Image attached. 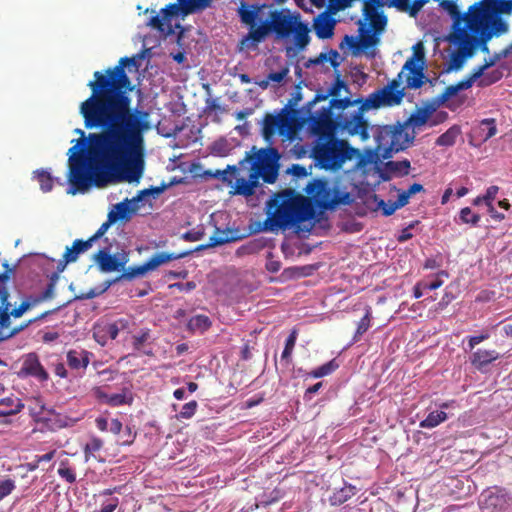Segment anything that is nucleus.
<instances>
[{"label": "nucleus", "mask_w": 512, "mask_h": 512, "mask_svg": "<svg viewBox=\"0 0 512 512\" xmlns=\"http://www.w3.org/2000/svg\"><path fill=\"white\" fill-rule=\"evenodd\" d=\"M151 330L149 328H142L138 333L132 336V345L134 350L141 351L143 345L150 339Z\"/></svg>", "instance_id": "44"}, {"label": "nucleus", "mask_w": 512, "mask_h": 512, "mask_svg": "<svg viewBox=\"0 0 512 512\" xmlns=\"http://www.w3.org/2000/svg\"><path fill=\"white\" fill-rule=\"evenodd\" d=\"M3 266L6 270L2 274H0V302L6 303V300H8L9 297V293L7 291L5 284L9 279V273L12 272V269L9 268L8 263H4Z\"/></svg>", "instance_id": "47"}, {"label": "nucleus", "mask_w": 512, "mask_h": 512, "mask_svg": "<svg viewBox=\"0 0 512 512\" xmlns=\"http://www.w3.org/2000/svg\"><path fill=\"white\" fill-rule=\"evenodd\" d=\"M237 172L236 166H227L226 170H217L214 176L216 178H220L223 182H226L228 185H232L233 177Z\"/></svg>", "instance_id": "52"}, {"label": "nucleus", "mask_w": 512, "mask_h": 512, "mask_svg": "<svg viewBox=\"0 0 512 512\" xmlns=\"http://www.w3.org/2000/svg\"><path fill=\"white\" fill-rule=\"evenodd\" d=\"M16 488L15 481L11 478H0V501L9 496Z\"/></svg>", "instance_id": "49"}, {"label": "nucleus", "mask_w": 512, "mask_h": 512, "mask_svg": "<svg viewBox=\"0 0 512 512\" xmlns=\"http://www.w3.org/2000/svg\"><path fill=\"white\" fill-rule=\"evenodd\" d=\"M415 135L416 132L405 125V122H398L394 125L383 126L378 134V142L379 146L397 152L409 147L413 143Z\"/></svg>", "instance_id": "10"}, {"label": "nucleus", "mask_w": 512, "mask_h": 512, "mask_svg": "<svg viewBox=\"0 0 512 512\" xmlns=\"http://www.w3.org/2000/svg\"><path fill=\"white\" fill-rule=\"evenodd\" d=\"M103 448V441L98 437H92L84 446L85 460L89 461L91 457L96 459V453Z\"/></svg>", "instance_id": "43"}, {"label": "nucleus", "mask_w": 512, "mask_h": 512, "mask_svg": "<svg viewBox=\"0 0 512 512\" xmlns=\"http://www.w3.org/2000/svg\"><path fill=\"white\" fill-rule=\"evenodd\" d=\"M117 336V328H114L112 323L97 324L93 328V338L101 346H105L109 339L114 340Z\"/></svg>", "instance_id": "27"}, {"label": "nucleus", "mask_w": 512, "mask_h": 512, "mask_svg": "<svg viewBox=\"0 0 512 512\" xmlns=\"http://www.w3.org/2000/svg\"><path fill=\"white\" fill-rule=\"evenodd\" d=\"M386 169L397 176H405L409 174L410 161L407 159L402 161H388L386 163Z\"/></svg>", "instance_id": "42"}, {"label": "nucleus", "mask_w": 512, "mask_h": 512, "mask_svg": "<svg viewBox=\"0 0 512 512\" xmlns=\"http://www.w3.org/2000/svg\"><path fill=\"white\" fill-rule=\"evenodd\" d=\"M295 132L292 117L282 110L280 113L266 114L263 119L262 136L268 147L259 149L254 155L246 159L253 160L252 165L265 174V183L273 184L278 177L280 153L271 147L276 134L291 139Z\"/></svg>", "instance_id": "3"}, {"label": "nucleus", "mask_w": 512, "mask_h": 512, "mask_svg": "<svg viewBox=\"0 0 512 512\" xmlns=\"http://www.w3.org/2000/svg\"><path fill=\"white\" fill-rule=\"evenodd\" d=\"M372 311L371 307L367 306L365 309L364 316L360 319L357 324L356 332L353 336V342H358L362 335L368 331L371 326Z\"/></svg>", "instance_id": "36"}, {"label": "nucleus", "mask_w": 512, "mask_h": 512, "mask_svg": "<svg viewBox=\"0 0 512 512\" xmlns=\"http://www.w3.org/2000/svg\"><path fill=\"white\" fill-rule=\"evenodd\" d=\"M335 24V20L325 13L317 16L313 25L317 37L320 39L331 38L334 35Z\"/></svg>", "instance_id": "22"}, {"label": "nucleus", "mask_w": 512, "mask_h": 512, "mask_svg": "<svg viewBox=\"0 0 512 512\" xmlns=\"http://www.w3.org/2000/svg\"><path fill=\"white\" fill-rule=\"evenodd\" d=\"M413 55L406 60L402 67V72L406 74V88L419 89L426 81L432 83L424 73L425 54L422 43H417L414 47Z\"/></svg>", "instance_id": "11"}, {"label": "nucleus", "mask_w": 512, "mask_h": 512, "mask_svg": "<svg viewBox=\"0 0 512 512\" xmlns=\"http://www.w3.org/2000/svg\"><path fill=\"white\" fill-rule=\"evenodd\" d=\"M20 374L34 377L40 382H45L49 379V374L41 364L36 353H29L26 355Z\"/></svg>", "instance_id": "17"}, {"label": "nucleus", "mask_w": 512, "mask_h": 512, "mask_svg": "<svg viewBox=\"0 0 512 512\" xmlns=\"http://www.w3.org/2000/svg\"><path fill=\"white\" fill-rule=\"evenodd\" d=\"M498 191L499 187L495 185H492L487 188L485 195H483V201L487 206H489V204H492L493 200L496 198Z\"/></svg>", "instance_id": "61"}, {"label": "nucleus", "mask_w": 512, "mask_h": 512, "mask_svg": "<svg viewBox=\"0 0 512 512\" xmlns=\"http://www.w3.org/2000/svg\"><path fill=\"white\" fill-rule=\"evenodd\" d=\"M304 191L307 198L322 210H332L339 205H349L353 201L349 192L331 185L330 181L325 178L311 180Z\"/></svg>", "instance_id": "7"}, {"label": "nucleus", "mask_w": 512, "mask_h": 512, "mask_svg": "<svg viewBox=\"0 0 512 512\" xmlns=\"http://www.w3.org/2000/svg\"><path fill=\"white\" fill-rule=\"evenodd\" d=\"M298 337V330L296 328L292 329L289 336L285 341V347L281 354V360L285 361L287 365L291 363V356L293 349L295 347L296 341Z\"/></svg>", "instance_id": "38"}, {"label": "nucleus", "mask_w": 512, "mask_h": 512, "mask_svg": "<svg viewBox=\"0 0 512 512\" xmlns=\"http://www.w3.org/2000/svg\"><path fill=\"white\" fill-rule=\"evenodd\" d=\"M356 153L357 150L346 140L338 139L330 132L320 135L312 149L315 163L321 169L330 171L341 169L344 163L351 160Z\"/></svg>", "instance_id": "6"}, {"label": "nucleus", "mask_w": 512, "mask_h": 512, "mask_svg": "<svg viewBox=\"0 0 512 512\" xmlns=\"http://www.w3.org/2000/svg\"><path fill=\"white\" fill-rule=\"evenodd\" d=\"M46 422L51 429H62L73 426L75 420L65 414L56 412L55 410L51 409L47 413Z\"/></svg>", "instance_id": "28"}, {"label": "nucleus", "mask_w": 512, "mask_h": 512, "mask_svg": "<svg viewBox=\"0 0 512 512\" xmlns=\"http://www.w3.org/2000/svg\"><path fill=\"white\" fill-rule=\"evenodd\" d=\"M441 276H448V273L445 272V271H440L437 275H436V278L431 281V282H428L426 280H423L422 283H423V288L425 290H436L438 288H440L442 285H443V281L441 280Z\"/></svg>", "instance_id": "58"}, {"label": "nucleus", "mask_w": 512, "mask_h": 512, "mask_svg": "<svg viewBox=\"0 0 512 512\" xmlns=\"http://www.w3.org/2000/svg\"><path fill=\"white\" fill-rule=\"evenodd\" d=\"M410 195L407 193V191H403L399 194L396 201H394V208H392V211H396L399 208L404 207L409 202ZM391 212V210H389Z\"/></svg>", "instance_id": "62"}, {"label": "nucleus", "mask_w": 512, "mask_h": 512, "mask_svg": "<svg viewBox=\"0 0 512 512\" xmlns=\"http://www.w3.org/2000/svg\"><path fill=\"white\" fill-rule=\"evenodd\" d=\"M198 407V403L195 400H192L183 405L181 411L177 415L178 418L182 419H190L196 412Z\"/></svg>", "instance_id": "53"}, {"label": "nucleus", "mask_w": 512, "mask_h": 512, "mask_svg": "<svg viewBox=\"0 0 512 512\" xmlns=\"http://www.w3.org/2000/svg\"><path fill=\"white\" fill-rule=\"evenodd\" d=\"M489 69L485 63L476 67L472 73L464 80L447 86L444 91L434 99V104L438 107L445 104L451 97L457 95L461 90H467L472 87L473 83L483 75V72Z\"/></svg>", "instance_id": "15"}, {"label": "nucleus", "mask_w": 512, "mask_h": 512, "mask_svg": "<svg viewBox=\"0 0 512 512\" xmlns=\"http://www.w3.org/2000/svg\"><path fill=\"white\" fill-rule=\"evenodd\" d=\"M133 401V397L129 389L124 388L121 393L110 394L107 405L112 407L130 405Z\"/></svg>", "instance_id": "37"}, {"label": "nucleus", "mask_w": 512, "mask_h": 512, "mask_svg": "<svg viewBox=\"0 0 512 512\" xmlns=\"http://www.w3.org/2000/svg\"><path fill=\"white\" fill-rule=\"evenodd\" d=\"M92 392H93L94 397H95V398H96L100 403H103V404H107V403H108V399H109V395H110V394H107V393L102 389V387H95V388H93Z\"/></svg>", "instance_id": "64"}, {"label": "nucleus", "mask_w": 512, "mask_h": 512, "mask_svg": "<svg viewBox=\"0 0 512 512\" xmlns=\"http://www.w3.org/2000/svg\"><path fill=\"white\" fill-rule=\"evenodd\" d=\"M503 77L502 71L496 69L491 72L485 73L483 72V75L478 78L479 80L478 85L481 87L490 86L496 82H498Z\"/></svg>", "instance_id": "45"}, {"label": "nucleus", "mask_w": 512, "mask_h": 512, "mask_svg": "<svg viewBox=\"0 0 512 512\" xmlns=\"http://www.w3.org/2000/svg\"><path fill=\"white\" fill-rule=\"evenodd\" d=\"M265 5L248 4L242 1L237 9V14L242 24L248 27V33L244 35L239 43V51H254L259 44L263 43L271 33L275 34L278 40H287L292 37L294 49L297 52L307 48L311 41L309 24L302 21L299 12H291L289 9L273 10L269 18L261 21L260 13Z\"/></svg>", "instance_id": "2"}, {"label": "nucleus", "mask_w": 512, "mask_h": 512, "mask_svg": "<svg viewBox=\"0 0 512 512\" xmlns=\"http://www.w3.org/2000/svg\"><path fill=\"white\" fill-rule=\"evenodd\" d=\"M0 417L15 415L19 413L23 408L24 404L19 398L5 397L0 399Z\"/></svg>", "instance_id": "29"}, {"label": "nucleus", "mask_w": 512, "mask_h": 512, "mask_svg": "<svg viewBox=\"0 0 512 512\" xmlns=\"http://www.w3.org/2000/svg\"><path fill=\"white\" fill-rule=\"evenodd\" d=\"M148 271H149V269H148L146 263L139 265V266L124 268V270H122V273L120 275H118L113 280V282L116 283V282H120L123 280L131 281L137 277L143 276Z\"/></svg>", "instance_id": "32"}, {"label": "nucleus", "mask_w": 512, "mask_h": 512, "mask_svg": "<svg viewBox=\"0 0 512 512\" xmlns=\"http://www.w3.org/2000/svg\"><path fill=\"white\" fill-rule=\"evenodd\" d=\"M113 223L114 222H111V218L109 216H107V220L101 224V226L98 228V230L90 238H88L89 240H91L92 244L96 240L101 238L107 232V230Z\"/></svg>", "instance_id": "59"}, {"label": "nucleus", "mask_w": 512, "mask_h": 512, "mask_svg": "<svg viewBox=\"0 0 512 512\" xmlns=\"http://www.w3.org/2000/svg\"><path fill=\"white\" fill-rule=\"evenodd\" d=\"M355 494L356 488L353 485H345L333 492L329 497V503L331 506H340L350 500Z\"/></svg>", "instance_id": "30"}, {"label": "nucleus", "mask_w": 512, "mask_h": 512, "mask_svg": "<svg viewBox=\"0 0 512 512\" xmlns=\"http://www.w3.org/2000/svg\"><path fill=\"white\" fill-rule=\"evenodd\" d=\"M341 89H344L347 92L349 91L348 85L344 80L340 78V75H337L335 82L327 91L328 95L332 96L333 98L338 97L340 95Z\"/></svg>", "instance_id": "55"}, {"label": "nucleus", "mask_w": 512, "mask_h": 512, "mask_svg": "<svg viewBox=\"0 0 512 512\" xmlns=\"http://www.w3.org/2000/svg\"><path fill=\"white\" fill-rule=\"evenodd\" d=\"M91 240L76 239L71 247H67L63 258L58 262V272H63L67 264L75 262L79 254L86 252L92 247Z\"/></svg>", "instance_id": "19"}, {"label": "nucleus", "mask_w": 512, "mask_h": 512, "mask_svg": "<svg viewBox=\"0 0 512 512\" xmlns=\"http://www.w3.org/2000/svg\"><path fill=\"white\" fill-rule=\"evenodd\" d=\"M190 254L189 251L181 252V253H167V252H157L153 254L145 263L149 269V271L155 270L162 264L170 262L172 260H177L180 258H184Z\"/></svg>", "instance_id": "25"}, {"label": "nucleus", "mask_w": 512, "mask_h": 512, "mask_svg": "<svg viewBox=\"0 0 512 512\" xmlns=\"http://www.w3.org/2000/svg\"><path fill=\"white\" fill-rule=\"evenodd\" d=\"M10 303L6 300V303H1L0 307V341L6 340L18 332H20L24 327H27L32 320H30L26 325L21 326L19 328H14L7 332L4 329H8L10 326V316H12L9 312Z\"/></svg>", "instance_id": "21"}, {"label": "nucleus", "mask_w": 512, "mask_h": 512, "mask_svg": "<svg viewBox=\"0 0 512 512\" xmlns=\"http://www.w3.org/2000/svg\"><path fill=\"white\" fill-rule=\"evenodd\" d=\"M58 475L64 479L67 483L73 484L76 481V474L73 469L65 466L63 463L58 468Z\"/></svg>", "instance_id": "56"}, {"label": "nucleus", "mask_w": 512, "mask_h": 512, "mask_svg": "<svg viewBox=\"0 0 512 512\" xmlns=\"http://www.w3.org/2000/svg\"><path fill=\"white\" fill-rule=\"evenodd\" d=\"M447 418H448V415L443 410L432 411L427 415V417L424 420H422L419 423V426L421 428L431 429V428H434V427L438 426L439 424L445 422L447 420Z\"/></svg>", "instance_id": "34"}, {"label": "nucleus", "mask_w": 512, "mask_h": 512, "mask_svg": "<svg viewBox=\"0 0 512 512\" xmlns=\"http://www.w3.org/2000/svg\"><path fill=\"white\" fill-rule=\"evenodd\" d=\"M230 193L233 195L250 197L255 194V190L251 186L249 180L241 177L236 179L235 184L233 185V191Z\"/></svg>", "instance_id": "39"}, {"label": "nucleus", "mask_w": 512, "mask_h": 512, "mask_svg": "<svg viewBox=\"0 0 512 512\" xmlns=\"http://www.w3.org/2000/svg\"><path fill=\"white\" fill-rule=\"evenodd\" d=\"M459 218L462 223L477 226L481 217L479 214L472 212L469 207H464L460 210Z\"/></svg>", "instance_id": "46"}, {"label": "nucleus", "mask_w": 512, "mask_h": 512, "mask_svg": "<svg viewBox=\"0 0 512 512\" xmlns=\"http://www.w3.org/2000/svg\"><path fill=\"white\" fill-rule=\"evenodd\" d=\"M451 41L458 45V51L452 54L450 66L447 71L460 69L464 61L471 57L475 50V41L468 37L466 28H458L457 32H453Z\"/></svg>", "instance_id": "13"}, {"label": "nucleus", "mask_w": 512, "mask_h": 512, "mask_svg": "<svg viewBox=\"0 0 512 512\" xmlns=\"http://www.w3.org/2000/svg\"><path fill=\"white\" fill-rule=\"evenodd\" d=\"M363 102V100L361 98L359 99H356V100H352L351 98L349 97H344V98H340L338 99L337 97H334L330 100L329 102V106L327 108H324L323 111H322V116H325L327 118H331L333 116V109H337V110H340L341 113H339L338 115L335 116V121H337V117L340 116V115H347V116H350L352 115L353 113H345L344 110L350 106H354L355 104H360ZM335 124V127L337 129H339L340 131H342L338 126H337V122H334Z\"/></svg>", "instance_id": "20"}, {"label": "nucleus", "mask_w": 512, "mask_h": 512, "mask_svg": "<svg viewBox=\"0 0 512 512\" xmlns=\"http://www.w3.org/2000/svg\"><path fill=\"white\" fill-rule=\"evenodd\" d=\"M477 33H480V36H475L471 34L466 27V34L468 37L472 38L475 41V49L480 45V43H486L492 38L493 32L490 30V28H481Z\"/></svg>", "instance_id": "48"}, {"label": "nucleus", "mask_w": 512, "mask_h": 512, "mask_svg": "<svg viewBox=\"0 0 512 512\" xmlns=\"http://www.w3.org/2000/svg\"><path fill=\"white\" fill-rule=\"evenodd\" d=\"M92 354L86 350L71 349L67 352V364L72 370H85L90 362Z\"/></svg>", "instance_id": "23"}, {"label": "nucleus", "mask_w": 512, "mask_h": 512, "mask_svg": "<svg viewBox=\"0 0 512 512\" xmlns=\"http://www.w3.org/2000/svg\"><path fill=\"white\" fill-rule=\"evenodd\" d=\"M478 3L481 6L490 8V12H498L500 14L512 13V0H481Z\"/></svg>", "instance_id": "31"}, {"label": "nucleus", "mask_w": 512, "mask_h": 512, "mask_svg": "<svg viewBox=\"0 0 512 512\" xmlns=\"http://www.w3.org/2000/svg\"><path fill=\"white\" fill-rule=\"evenodd\" d=\"M511 53H512V42L507 47H505L503 50H501L500 52L495 53L489 59H485L484 63L486 64V66L488 68H490V67L494 66L496 64V62H498L502 58H506Z\"/></svg>", "instance_id": "51"}, {"label": "nucleus", "mask_w": 512, "mask_h": 512, "mask_svg": "<svg viewBox=\"0 0 512 512\" xmlns=\"http://www.w3.org/2000/svg\"><path fill=\"white\" fill-rule=\"evenodd\" d=\"M34 177L38 180L40 188L43 192H50L54 185V179L50 172L44 169H39L34 172Z\"/></svg>", "instance_id": "41"}, {"label": "nucleus", "mask_w": 512, "mask_h": 512, "mask_svg": "<svg viewBox=\"0 0 512 512\" xmlns=\"http://www.w3.org/2000/svg\"><path fill=\"white\" fill-rule=\"evenodd\" d=\"M134 63L133 58L123 57L105 74L94 72V80L88 83L92 94L81 103L80 114L87 129L102 131L88 135L85 153V144L69 149V193H83L92 185L103 187L109 182L139 183L143 177V122L130 107L127 92L132 87L125 72V66Z\"/></svg>", "instance_id": "1"}, {"label": "nucleus", "mask_w": 512, "mask_h": 512, "mask_svg": "<svg viewBox=\"0 0 512 512\" xmlns=\"http://www.w3.org/2000/svg\"><path fill=\"white\" fill-rule=\"evenodd\" d=\"M93 259L98 269L103 273L120 272L124 270L129 262V252L121 249L112 253L111 246H105L94 254Z\"/></svg>", "instance_id": "12"}, {"label": "nucleus", "mask_w": 512, "mask_h": 512, "mask_svg": "<svg viewBox=\"0 0 512 512\" xmlns=\"http://www.w3.org/2000/svg\"><path fill=\"white\" fill-rule=\"evenodd\" d=\"M55 293V286H53V283H48L45 290L42 292V294L39 296V298L36 300V302L45 301L48 299H52L54 297Z\"/></svg>", "instance_id": "63"}, {"label": "nucleus", "mask_w": 512, "mask_h": 512, "mask_svg": "<svg viewBox=\"0 0 512 512\" xmlns=\"http://www.w3.org/2000/svg\"><path fill=\"white\" fill-rule=\"evenodd\" d=\"M212 325L210 318L203 314H198L191 317L188 321V329L192 332L204 333Z\"/></svg>", "instance_id": "33"}, {"label": "nucleus", "mask_w": 512, "mask_h": 512, "mask_svg": "<svg viewBox=\"0 0 512 512\" xmlns=\"http://www.w3.org/2000/svg\"><path fill=\"white\" fill-rule=\"evenodd\" d=\"M500 354L496 350L478 349L470 357L471 364L477 369H482L497 360Z\"/></svg>", "instance_id": "26"}, {"label": "nucleus", "mask_w": 512, "mask_h": 512, "mask_svg": "<svg viewBox=\"0 0 512 512\" xmlns=\"http://www.w3.org/2000/svg\"><path fill=\"white\" fill-rule=\"evenodd\" d=\"M405 96V88L391 90L382 87L370 93L352 115H340L337 117V126L350 136H359L362 141L369 139V122L364 118V113L370 109L381 107H394L402 103Z\"/></svg>", "instance_id": "4"}, {"label": "nucleus", "mask_w": 512, "mask_h": 512, "mask_svg": "<svg viewBox=\"0 0 512 512\" xmlns=\"http://www.w3.org/2000/svg\"><path fill=\"white\" fill-rule=\"evenodd\" d=\"M461 129L459 126L454 125L450 127L445 133L441 134L437 140L436 145L438 146H453L456 142L457 137L460 135Z\"/></svg>", "instance_id": "35"}, {"label": "nucleus", "mask_w": 512, "mask_h": 512, "mask_svg": "<svg viewBox=\"0 0 512 512\" xmlns=\"http://www.w3.org/2000/svg\"><path fill=\"white\" fill-rule=\"evenodd\" d=\"M429 0H413V3L409 2L406 5V8L402 10V12H406L411 17H416L419 11L423 8L425 4H427Z\"/></svg>", "instance_id": "54"}, {"label": "nucleus", "mask_w": 512, "mask_h": 512, "mask_svg": "<svg viewBox=\"0 0 512 512\" xmlns=\"http://www.w3.org/2000/svg\"><path fill=\"white\" fill-rule=\"evenodd\" d=\"M436 108L437 106L434 103H426L421 107H417L405 121V125H408L413 131L426 124L429 125L430 118L436 111Z\"/></svg>", "instance_id": "18"}, {"label": "nucleus", "mask_w": 512, "mask_h": 512, "mask_svg": "<svg viewBox=\"0 0 512 512\" xmlns=\"http://www.w3.org/2000/svg\"><path fill=\"white\" fill-rule=\"evenodd\" d=\"M268 214L264 224L269 231L292 227L313 215L307 198L292 189L274 195L268 202Z\"/></svg>", "instance_id": "5"}, {"label": "nucleus", "mask_w": 512, "mask_h": 512, "mask_svg": "<svg viewBox=\"0 0 512 512\" xmlns=\"http://www.w3.org/2000/svg\"><path fill=\"white\" fill-rule=\"evenodd\" d=\"M479 505L482 512H510L511 498L504 489L494 487L482 492Z\"/></svg>", "instance_id": "14"}, {"label": "nucleus", "mask_w": 512, "mask_h": 512, "mask_svg": "<svg viewBox=\"0 0 512 512\" xmlns=\"http://www.w3.org/2000/svg\"><path fill=\"white\" fill-rule=\"evenodd\" d=\"M211 2L212 0H177V3H170L162 8L160 11L162 16H153L147 25L157 29L161 33L171 35L174 33L171 25L172 17L177 15L186 17L190 14L203 11L211 5Z\"/></svg>", "instance_id": "8"}, {"label": "nucleus", "mask_w": 512, "mask_h": 512, "mask_svg": "<svg viewBox=\"0 0 512 512\" xmlns=\"http://www.w3.org/2000/svg\"><path fill=\"white\" fill-rule=\"evenodd\" d=\"M131 202L133 201L126 198L122 202L117 203L108 213L111 222H117L118 220L129 221L135 212V208L131 206Z\"/></svg>", "instance_id": "24"}, {"label": "nucleus", "mask_w": 512, "mask_h": 512, "mask_svg": "<svg viewBox=\"0 0 512 512\" xmlns=\"http://www.w3.org/2000/svg\"><path fill=\"white\" fill-rule=\"evenodd\" d=\"M384 5L382 0H364L363 16L370 21L374 33H381L387 25V17L378 9Z\"/></svg>", "instance_id": "16"}, {"label": "nucleus", "mask_w": 512, "mask_h": 512, "mask_svg": "<svg viewBox=\"0 0 512 512\" xmlns=\"http://www.w3.org/2000/svg\"><path fill=\"white\" fill-rule=\"evenodd\" d=\"M288 73H289L288 67H284L277 72L269 73L267 76H268V79L270 80V82L280 83L286 78Z\"/></svg>", "instance_id": "60"}, {"label": "nucleus", "mask_w": 512, "mask_h": 512, "mask_svg": "<svg viewBox=\"0 0 512 512\" xmlns=\"http://www.w3.org/2000/svg\"><path fill=\"white\" fill-rule=\"evenodd\" d=\"M339 368V364L335 359L330 360L329 362L319 366L318 368L310 371L308 375L312 378H321L327 375L332 374L335 370Z\"/></svg>", "instance_id": "40"}, {"label": "nucleus", "mask_w": 512, "mask_h": 512, "mask_svg": "<svg viewBox=\"0 0 512 512\" xmlns=\"http://www.w3.org/2000/svg\"><path fill=\"white\" fill-rule=\"evenodd\" d=\"M262 178L263 181L265 182V174L259 170L258 168L254 167L253 165H251V169H250V173H249V176H248V179L251 186L253 187L254 190H256V188L260 185L259 183V178Z\"/></svg>", "instance_id": "57"}, {"label": "nucleus", "mask_w": 512, "mask_h": 512, "mask_svg": "<svg viewBox=\"0 0 512 512\" xmlns=\"http://www.w3.org/2000/svg\"><path fill=\"white\" fill-rule=\"evenodd\" d=\"M481 129L483 131H485V129H487V131L485 132V134L483 136L484 141H487L488 139H490L493 136H495L496 133H497V127H496L495 119L488 118V119L482 120L481 121Z\"/></svg>", "instance_id": "50"}, {"label": "nucleus", "mask_w": 512, "mask_h": 512, "mask_svg": "<svg viewBox=\"0 0 512 512\" xmlns=\"http://www.w3.org/2000/svg\"><path fill=\"white\" fill-rule=\"evenodd\" d=\"M500 13L490 12V8L475 3L469 7V15L466 18L467 27L478 32L481 28H490L494 34L505 33L508 24L500 18Z\"/></svg>", "instance_id": "9"}]
</instances>
